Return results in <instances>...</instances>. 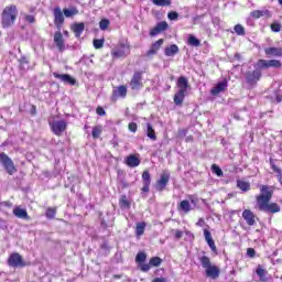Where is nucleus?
I'll use <instances>...</instances> for the list:
<instances>
[{
	"label": "nucleus",
	"mask_w": 282,
	"mask_h": 282,
	"mask_svg": "<svg viewBox=\"0 0 282 282\" xmlns=\"http://www.w3.org/2000/svg\"><path fill=\"white\" fill-rule=\"evenodd\" d=\"M272 195L274 191L269 185L260 186V194L256 196V204L260 213H270L275 215V213H281V206L278 203H271Z\"/></svg>",
	"instance_id": "obj_1"
},
{
	"label": "nucleus",
	"mask_w": 282,
	"mask_h": 282,
	"mask_svg": "<svg viewBox=\"0 0 282 282\" xmlns=\"http://www.w3.org/2000/svg\"><path fill=\"white\" fill-rule=\"evenodd\" d=\"M176 87L178 90L174 94L173 100L176 107H182L184 105V98L188 95V89H191V84H188V78L180 76L176 80Z\"/></svg>",
	"instance_id": "obj_2"
},
{
	"label": "nucleus",
	"mask_w": 282,
	"mask_h": 282,
	"mask_svg": "<svg viewBox=\"0 0 282 282\" xmlns=\"http://www.w3.org/2000/svg\"><path fill=\"white\" fill-rule=\"evenodd\" d=\"M19 17V9L17 4L7 6L1 13V25L3 29L12 28L17 23Z\"/></svg>",
	"instance_id": "obj_3"
},
{
	"label": "nucleus",
	"mask_w": 282,
	"mask_h": 282,
	"mask_svg": "<svg viewBox=\"0 0 282 282\" xmlns=\"http://www.w3.org/2000/svg\"><path fill=\"white\" fill-rule=\"evenodd\" d=\"M147 261V252L139 251L135 256V263L139 264L141 272H149L152 268H160L162 265V258L152 257L149 263H144Z\"/></svg>",
	"instance_id": "obj_4"
},
{
	"label": "nucleus",
	"mask_w": 282,
	"mask_h": 282,
	"mask_svg": "<svg viewBox=\"0 0 282 282\" xmlns=\"http://www.w3.org/2000/svg\"><path fill=\"white\" fill-rule=\"evenodd\" d=\"M200 265L205 268L206 276L209 279H219L220 271L217 265L210 264V258L207 256H202L199 258Z\"/></svg>",
	"instance_id": "obj_5"
},
{
	"label": "nucleus",
	"mask_w": 282,
	"mask_h": 282,
	"mask_svg": "<svg viewBox=\"0 0 282 282\" xmlns=\"http://www.w3.org/2000/svg\"><path fill=\"white\" fill-rule=\"evenodd\" d=\"M0 164H2L6 173H8V175H14V173H17V165H14V161H12L7 154L6 152H1L0 153Z\"/></svg>",
	"instance_id": "obj_6"
},
{
	"label": "nucleus",
	"mask_w": 282,
	"mask_h": 282,
	"mask_svg": "<svg viewBox=\"0 0 282 282\" xmlns=\"http://www.w3.org/2000/svg\"><path fill=\"white\" fill-rule=\"evenodd\" d=\"M48 124L51 127L52 133H54V135H57V138H61V135H63V133L67 131L68 123L65 121V119L53 120Z\"/></svg>",
	"instance_id": "obj_7"
},
{
	"label": "nucleus",
	"mask_w": 282,
	"mask_h": 282,
	"mask_svg": "<svg viewBox=\"0 0 282 282\" xmlns=\"http://www.w3.org/2000/svg\"><path fill=\"white\" fill-rule=\"evenodd\" d=\"M7 263L9 268H25V265H28V262L23 260V256L19 252H12L7 260Z\"/></svg>",
	"instance_id": "obj_8"
},
{
	"label": "nucleus",
	"mask_w": 282,
	"mask_h": 282,
	"mask_svg": "<svg viewBox=\"0 0 282 282\" xmlns=\"http://www.w3.org/2000/svg\"><path fill=\"white\" fill-rule=\"evenodd\" d=\"M261 76H263V73H261V69L256 68L253 70H248L245 75V79L247 85H249V87H256L257 83L261 80Z\"/></svg>",
	"instance_id": "obj_9"
},
{
	"label": "nucleus",
	"mask_w": 282,
	"mask_h": 282,
	"mask_svg": "<svg viewBox=\"0 0 282 282\" xmlns=\"http://www.w3.org/2000/svg\"><path fill=\"white\" fill-rule=\"evenodd\" d=\"M142 70H135L130 79V88L132 89V91H140V89H142V87H144V83L142 82Z\"/></svg>",
	"instance_id": "obj_10"
},
{
	"label": "nucleus",
	"mask_w": 282,
	"mask_h": 282,
	"mask_svg": "<svg viewBox=\"0 0 282 282\" xmlns=\"http://www.w3.org/2000/svg\"><path fill=\"white\" fill-rule=\"evenodd\" d=\"M53 17H54V25L57 30H61L65 24V13L61 10V7H55L53 9Z\"/></svg>",
	"instance_id": "obj_11"
},
{
	"label": "nucleus",
	"mask_w": 282,
	"mask_h": 282,
	"mask_svg": "<svg viewBox=\"0 0 282 282\" xmlns=\"http://www.w3.org/2000/svg\"><path fill=\"white\" fill-rule=\"evenodd\" d=\"M164 45V39H159L154 43L151 44L150 50L147 51L145 56L151 57L155 56L160 50H162V46Z\"/></svg>",
	"instance_id": "obj_12"
},
{
	"label": "nucleus",
	"mask_w": 282,
	"mask_h": 282,
	"mask_svg": "<svg viewBox=\"0 0 282 282\" xmlns=\"http://www.w3.org/2000/svg\"><path fill=\"white\" fill-rule=\"evenodd\" d=\"M171 180V174L162 173L160 180L156 181V191L162 193L169 186V182Z\"/></svg>",
	"instance_id": "obj_13"
},
{
	"label": "nucleus",
	"mask_w": 282,
	"mask_h": 282,
	"mask_svg": "<svg viewBox=\"0 0 282 282\" xmlns=\"http://www.w3.org/2000/svg\"><path fill=\"white\" fill-rule=\"evenodd\" d=\"M242 219H245L247 226H254L257 224V215L250 209H245L242 212Z\"/></svg>",
	"instance_id": "obj_14"
},
{
	"label": "nucleus",
	"mask_w": 282,
	"mask_h": 282,
	"mask_svg": "<svg viewBox=\"0 0 282 282\" xmlns=\"http://www.w3.org/2000/svg\"><path fill=\"white\" fill-rule=\"evenodd\" d=\"M141 177L143 182L141 191L142 193H149V191H151V173L149 172V170L143 171Z\"/></svg>",
	"instance_id": "obj_15"
},
{
	"label": "nucleus",
	"mask_w": 282,
	"mask_h": 282,
	"mask_svg": "<svg viewBox=\"0 0 282 282\" xmlns=\"http://www.w3.org/2000/svg\"><path fill=\"white\" fill-rule=\"evenodd\" d=\"M169 30V23L166 21L159 22L153 29L150 30V36H158L162 32Z\"/></svg>",
	"instance_id": "obj_16"
},
{
	"label": "nucleus",
	"mask_w": 282,
	"mask_h": 282,
	"mask_svg": "<svg viewBox=\"0 0 282 282\" xmlns=\"http://www.w3.org/2000/svg\"><path fill=\"white\" fill-rule=\"evenodd\" d=\"M124 50H129V45L124 43L119 44V48L111 51L112 58H124L127 56V51Z\"/></svg>",
	"instance_id": "obj_17"
},
{
	"label": "nucleus",
	"mask_w": 282,
	"mask_h": 282,
	"mask_svg": "<svg viewBox=\"0 0 282 282\" xmlns=\"http://www.w3.org/2000/svg\"><path fill=\"white\" fill-rule=\"evenodd\" d=\"M54 43L58 52H65V39H63V33H61V31L54 33Z\"/></svg>",
	"instance_id": "obj_18"
},
{
	"label": "nucleus",
	"mask_w": 282,
	"mask_h": 282,
	"mask_svg": "<svg viewBox=\"0 0 282 282\" xmlns=\"http://www.w3.org/2000/svg\"><path fill=\"white\" fill-rule=\"evenodd\" d=\"M54 78H58V80H62V83H65L66 85H76V78L72 77L69 74H58L53 73Z\"/></svg>",
	"instance_id": "obj_19"
},
{
	"label": "nucleus",
	"mask_w": 282,
	"mask_h": 282,
	"mask_svg": "<svg viewBox=\"0 0 282 282\" xmlns=\"http://www.w3.org/2000/svg\"><path fill=\"white\" fill-rule=\"evenodd\" d=\"M203 232H204L205 241L209 246L212 252H214V254H217V246L215 245V240L213 239V235L210 234V230L204 229Z\"/></svg>",
	"instance_id": "obj_20"
},
{
	"label": "nucleus",
	"mask_w": 282,
	"mask_h": 282,
	"mask_svg": "<svg viewBox=\"0 0 282 282\" xmlns=\"http://www.w3.org/2000/svg\"><path fill=\"white\" fill-rule=\"evenodd\" d=\"M124 163L127 164V166H129L130 169H135L137 166H140V158L135 154H130L126 158Z\"/></svg>",
	"instance_id": "obj_21"
},
{
	"label": "nucleus",
	"mask_w": 282,
	"mask_h": 282,
	"mask_svg": "<svg viewBox=\"0 0 282 282\" xmlns=\"http://www.w3.org/2000/svg\"><path fill=\"white\" fill-rule=\"evenodd\" d=\"M227 88H228L227 80L219 82L215 87L210 89V94L212 96H219V94H221V91H226Z\"/></svg>",
	"instance_id": "obj_22"
},
{
	"label": "nucleus",
	"mask_w": 282,
	"mask_h": 282,
	"mask_svg": "<svg viewBox=\"0 0 282 282\" xmlns=\"http://www.w3.org/2000/svg\"><path fill=\"white\" fill-rule=\"evenodd\" d=\"M72 32H74L76 39H80L83 35V32H85V23L79 22V23H74L70 26Z\"/></svg>",
	"instance_id": "obj_23"
},
{
	"label": "nucleus",
	"mask_w": 282,
	"mask_h": 282,
	"mask_svg": "<svg viewBox=\"0 0 282 282\" xmlns=\"http://www.w3.org/2000/svg\"><path fill=\"white\" fill-rule=\"evenodd\" d=\"M118 96L120 98H127V86L121 85L117 88V90L112 91V100H118Z\"/></svg>",
	"instance_id": "obj_24"
},
{
	"label": "nucleus",
	"mask_w": 282,
	"mask_h": 282,
	"mask_svg": "<svg viewBox=\"0 0 282 282\" xmlns=\"http://www.w3.org/2000/svg\"><path fill=\"white\" fill-rule=\"evenodd\" d=\"M164 54L167 57H173L176 54H180V46H177V44H172V45L165 46Z\"/></svg>",
	"instance_id": "obj_25"
},
{
	"label": "nucleus",
	"mask_w": 282,
	"mask_h": 282,
	"mask_svg": "<svg viewBox=\"0 0 282 282\" xmlns=\"http://www.w3.org/2000/svg\"><path fill=\"white\" fill-rule=\"evenodd\" d=\"M119 206L122 210H129L131 208V200L127 198V195L120 196Z\"/></svg>",
	"instance_id": "obj_26"
},
{
	"label": "nucleus",
	"mask_w": 282,
	"mask_h": 282,
	"mask_svg": "<svg viewBox=\"0 0 282 282\" xmlns=\"http://www.w3.org/2000/svg\"><path fill=\"white\" fill-rule=\"evenodd\" d=\"M13 215L18 217L19 219H30V216L28 215V210L21 208V207H15L13 209Z\"/></svg>",
	"instance_id": "obj_27"
},
{
	"label": "nucleus",
	"mask_w": 282,
	"mask_h": 282,
	"mask_svg": "<svg viewBox=\"0 0 282 282\" xmlns=\"http://www.w3.org/2000/svg\"><path fill=\"white\" fill-rule=\"evenodd\" d=\"M177 210H182L185 215H188L193 208L191 207V203L187 199H184L177 206Z\"/></svg>",
	"instance_id": "obj_28"
},
{
	"label": "nucleus",
	"mask_w": 282,
	"mask_h": 282,
	"mask_svg": "<svg viewBox=\"0 0 282 282\" xmlns=\"http://www.w3.org/2000/svg\"><path fill=\"white\" fill-rule=\"evenodd\" d=\"M264 54L268 56H282V50L279 47H267Z\"/></svg>",
	"instance_id": "obj_29"
},
{
	"label": "nucleus",
	"mask_w": 282,
	"mask_h": 282,
	"mask_svg": "<svg viewBox=\"0 0 282 282\" xmlns=\"http://www.w3.org/2000/svg\"><path fill=\"white\" fill-rule=\"evenodd\" d=\"M269 163H270V166H271L273 173H276V177L281 182V180H282V170H281V167L276 166L273 159L269 160Z\"/></svg>",
	"instance_id": "obj_30"
},
{
	"label": "nucleus",
	"mask_w": 282,
	"mask_h": 282,
	"mask_svg": "<svg viewBox=\"0 0 282 282\" xmlns=\"http://www.w3.org/2000/svg\"><path fill=\"white\" fill-rule=\"evenodd\" d=\"M104 128L101 124H97L93 127L91 135L94 140H98L100 135H102Z\"/></svg>",
	"instance_id": "obj_31"
},
{
	"label": "nucleus",
	"mask_w": 282,
	"mask_h": 282,
	"mask_svg": "<svg viewBox=\"0 0 282 282\" xmlns=\"http://www.w3.org/2000/svg\"><path fill=\"white\" fill-rule=\"evenodd\" d=\"M63 12H64V17H66V19H72V17H76V14H78V9L76 7H72L69 9L64 8Z\"/></svg>",
	"instance_id": "obj_32"
},
{
	"label": "nucleus",
	"mask_w": 282,
	"mask_h": 282,
	"mask_svg": "<svg viewBox=\"0 0 282 282\" xmlns=\"http://www.w3.org/2000/svg\"><path fill=\"white\" fill-rule=\"evenodd\" d=\"M237 186L240 191H243V193H248V191H250V182L248 181L238 180Z\"/></svg>",
	"instance_id": "obj_33"
},
{
	"label": "nucleus",
	"mask_w": 282,
	"mask_h": 282,
	"mask_svg": "<svg viewBox=\"0 0 282 282\" xmlns=\"http://www.w3.org/2000/svg\"><path fill=\"white\" fill-rule=\"evenodd\" d=\"M147 135L148 138H150V140H152L153 142H155V140H158V135L155 134V130L153 129V126H151V123H147Z\"/></svg>",
	"instance_id": "obj_34"
},
{
	"label": "nucleus",
	"mask_w": 282,
	"mask_h": 282,
	"mask_svg": "<svg viewBox=\"0 0 282 282\" xmlns=\"http://www.w3.org/2000/svg\"><path fill=\"white\" fill-rule=\"evenodd\" d=\"M145 228H147V223H144V221L138 223L137 227H135L137 237H142V235H144Z\"/></svg>",
	"instance_id": "obj_35"
},
{
	"label": "nucleus",
	"mask_w": 282,
	"mask_h": 282,
	"mask_svg": "<svg viewBox=\"0 0 282 282\" xmlns=\"http://www.w3.org/2000/svg\"><path fill=\"white\" fill-rule=\"evenodd\" d=\"M256 66L258 69H270V61L268 59H258Z\"/></svg>",
	"instance_id": "obj_36"
},
{
	"label": "nucleus",
	"mask_w": 282,
	"mask_h": 282,
	"mask_svg": "<svg viewBox=\"0 0 282 282\" xmlns=\"http://www.w3.org/2000/svg\"><path fill=\"white\" fill-rule=\"evenodd\" d=\"M154 6H159L161 8H169L171 7L172 0H152Z\"/></svg>",
	"instance_id": "obj_37"
},
{
	"label": "nucleus",
	"mask_w": 282,
	"mask_h": 282,
	"mask_svg": "<svg viewBox=\"0 0 282 282\" xmlns=\"http://www.w3.org/2000/svg\"><path fill=\"white\" fill-rule=\"evenodd\" d=\"M268 272L265 271V269H263V267L261 264H259L257 267V270H256V274H258L260 281H265V274Z\"/></svg>",
	"instance_id": "obj_38"
},
{
	"label": "nucleus",
	"mask_w": 282,
	"mask_h": 282,
	"mask_svg": "<svg viewBox=\"0 0 282 282\" xmlns=\"http://www.w3.org/2000/svg\"><path fill=\"white\" fill-rule=\"evenodd\" d=\"M187 43L193 47H199V45H202V42L197 37H195V35H189L187 39Z\"/></svg>",
	"instance_id": "obj_39"
},
{
	"label": "nucleus",
	"mask_w": 282,
	"mask_h": 282,
	"mask_svg": "<svg viewBox=\"0 0 282 282\" xmlns=\"http://www.w3.org/2000/svg\"><path fill=\"white\" fill-rule=\"evenodd\" d=\"M57 208L56 207H48L45 213L46 219H54L56 217Z\"/></svg>",
	"instance_id": "obj_40"
},
{
	"label": "nucleus",
	"mask_w": 282,
	"mask_h": 282,
	"mask_svg": "<svg viewBox=\"0 0 282 282\" xmlns=\"http://www.w3.org/2000/svg\"><path fill=\"white\" fill-rule=\"evenodd\" d=\"M234 32L238 35V36H246V28H243V25L241 24H236L234 26Z\"/></svg>",
	"instance_id": "obj_41"
},
{
	"label": "nucleus",
	"mask_w": 282,
	"mask_h": 282,
	"mask_svg": "<svg viewBox=\"0 0 282 282\" xmlns=\"http://www.w3.org/2000/svg\"><path fill=\"white\" fill-rule=\"evenodd\" d=\"M212 172L217 175L218 177H224V171L221 170V167H219V165L217 164H213L212 165Z\"/></svg>",
	"instance_id": "obj_42"
},
{
	"label": "nucleus",
	"mask_w": 282,
	"mask_h": 282,
	"mask_svg": "<svg viewBox=\"0 0 282 282\" xmlns=\"http://www.w3.org/2000/svg\"><path fill=\"white\" fill-rule=\"evenodd\" d=\"M282 63L279 59H270L269 67H273L274 69H281Z\"/></svg>",
	"instance_id": "obj_43"
},
{
	"label": "nucleus",
	"mask_w": 282,
	"mask_h": 282,
	"mask_svg": "<svg viewBox=\"0 0 282 282\" xmlns=\"http://www.w3.org/2000/svg\"><path fill=\"white\" fill-rule=\"evenodd\" d=\"M93 45H94L95 50H102V47L105 45V40L95 39L93 41Z\"/></svg>",
	"instance_id": "obj_44"
},
{
	"label": "nucleus",
	"mask_w": 282,
	"mask_h": 282,
	"mask_svg": "<svg viewBox=\"0 0 282 282\" xmlns=\"http://www.w3.org/2000/svg\"><path fill=\"white\" fill-rule=\"evenodd\" d=\"M265 14V12L261 11V10H254L250 12V17L251 19H261V17H263Z\"/></svg>",
	"instance_id": "obj_45"
},
{
	"label": "nucleus",
	"mask_w": 282,
	"mask_h": 282,
	"mask_svg": "<svg viewBox=\"0 0 282 282\" xmlns=\"http://www.w3.org/2000/svg\"><path fill=\"white\" fill-rule=\"evenodd\" d=\"M110 23H111V22L109 21V19H102V20L99 22V28H100V30H102V31L108 30Z\"/></svg>",
	"instance_id": "obj_46"
},
{
	"label": "nucleus",
	"mask_w": 282,
	"mask_h": 282,
	"mask_svg": "<svg viewBox=\"0 0 282 282\" xmlns=\"http://www.w3.org/2000/svg\"><path fill=\"white\" fill-rule=\"evenodd\" d=\"M167 19L170 21H177L180 19V13H177L176 11H170L167 13Z\"/></svg>",
	"instance_id": "obj_47"
},
{
	"label": "nucleus",
	"mask_w": 282,
	"mask_h": 282,
	"mask_svg": "<svg viewBox=\"0 0 282 282\" xmlns=\"http://www.w3.org/2000/svg\"><path fill=\"white\" fill-rule=\"evenodd\" d=\"M24 21H26V23H36V18L34 15L26 14L24 15Z\"/></svg>",
	"instance_id": "obj_48"
},
{
	"label": "nucleus",
	"mask_w": 282,
	"mask_h": 282,
	"mask_svg": "<svg viewBox=\"0 0 282 282\" xmlns=\"http://www.w3.org/2000/svg\"><path fill=\"white\" fill-rule=\"evenodd\" d=\"M272 32H281V23L274 22L271 24Z\"/></svg>",
	"instance_id": "obj_49"
},
{
	"label": "nucleus",
	"mask_w": 282,
	"mask_h": 282,
	"mask_svg": "<svg viewBox=\"0 0 282 282\" xmlns=\"http://www.w3.org/2000/svg\"><path fill=\"white\" fill-rule=\"evenodd\" d=\"M128 129H129V131H131V133H135V131H138V123H135V122H130V123L128 124Z\"/></svg>",
	"instance_id": "obj_50"
},
{
	"label": "nucleus",
	"mask_w": 282,
	"mask_h": 282,
	"mask_svg": "<svg viewBox=\"0 0 282 282\" xmlns=\"http://www.w3.org/2000/svg\"><path fill=\"white\" fill-rule=\"evenodd\" d=\"M96 113H97V116H107V111H105V108H102L101 106H98L97 108H96Z\"/></svg>",
	"instance_id": "obj_51"
},
{
	"label": "nucleus",
	"mask_w": 282,
	"mask_h": 282,
	"mask_svg": "<svg viewBox=\"0 0 282 282\" xmlns=\"http://www.w3.org/2000/svg\"><path fill=\"white\" fill-rule=\"evenodd\" d=\"M247 254L250 257V259H254V257H257V251L253 248H248Z\"/></svg>",
	"instance_id": "obj_52"
},
{
	"label": "nucleus",
	"mask_w": 282,
	"mask_h": 282,
	"mask_svg": "<svg viewBox=\"0 0 282 282\" xmlns=\"http://www.w3.org/2000/svg\"><path fill=\"white\" fill-rule=\"evenodd\" d=\"M186 133H188V129L183 128L178 130V138H186Z\"/></svg>",
	"instance_id": "obj_53"
},
{
	"label": "nucleus",
	"mask_w": 282,
	"mask_h": 282,
	"mask_svg": "<svg viewBox=\"0 0 282 282\" xmlns=\"http://www.w3.org/2000/svg\"><path fill=\"white\" fill-rule=\"evenodd\" d=\"M183 236H184V232H182V230H176L174 234L175 239H182Z\"/></svg>",
	"instance_id": "obj_54"
},
{
	"label": "nucleus",
	"mask_w": 282,
	"mask_h": 282,
	"mask_svg": "<svg viewBox=\"0 0 282 282\" xmlns=\"http://www.w3.org/2000/svg\"><path fill=\"white\" fill-rule=\"evenodd\" d=\"M152 282H169L166 278H154Z\"/></svg>",
	"instance_id": "obj_55"
},
{
	"label": "nucleus",
	"mask_w": 282,
	"mask_h": 282,
	"mask_svg": "<svg viewBox=\"0 0 282 282\" xmlns=\"http://www.w3.org/2000/svg\"><path fill=\"white\" fill-rule=\"evenodd\" d=\"M204 224H206V221L204 220V218H199L196 223V226H198L199 228H202V226H204Z\"/></svg>",
	"instance_id": "obj_56"
},
{
	"label": "nucleus",
	"mask_w": 282,
	"mask_h": 282,
	"mask_svg": "<svg viewBox=\"0 0 282 282\" xmlns=\"http://www.w3.org/2000/svg\"><path fill=\"white\" fill-rule=\"evenodd\" d=\"M31 116H36V106L32 105L30 110Z\"/></svg>",
	"instance_id": "obj_57"
},
{
	"label": "nucleus",
	"mask_w": 282,
	"mask_h": 282,
	"mask_svg": "<svg viewBox=\"0 0 282 282\" xmlns=\"http://www.w3.org/2000/svg\"><path fill=\"white\" fill-rule=\"evenodd\" d=\"M188 199H189L191 204H197V199L195 198V196L189 195Z\"/></svg>",
	"instance_id": "obj_58"
},
{
	"label": "nucleus",
	"mask_w": 282,
	"mask_h": 282,
	"mask_svg": "<svg viewBox=\"0 0 282 282\" xmlns=\"http://www.w3.org/2000/svg\"><path fill=\"white\" fill-rule=\"evenodd\" d=\"M107 248H109V245H107V242H104V243L101 245V249H102V250H107Z\"/></svg>",
	"instance_id": "obj_59"
},
{
	"label": "nucleus",
	"mask_w": 282,
	"mask_h": 282,
	"mask_svg": "<svg viewBox=\"0 0 282 282\" xmlns=\"http://www.w3.org/2000/svg\"><path fill=\"white\" fill-rule=\"evenodd\" d=\"M235 58H236L237 61H241V54L236 53V54H235Z\"/></svg>",
	"instance_id": "obj_60"
},
{
	"label": "nucleus",
	"mask_w": 282,
	"mask_h": 282,
	"mask_svg": "<svg viewBox=\"0 0 282 282\" xmlns=\"http://www.w3.org/2000/svg\"><path fill=\"white\" fill-rule=\"evenodd\" d=\"M112 279H122V275L121 274H115V275H112Z\"/></svg>",
	"instance_id": "obj_61"
},
{
	"label": "nucleus",
	"mask_w": 282,
	"mask_h": 282,
	"mask_svg": "<svg viewBox=\"0 0 282 282\" xmlns=\"http://www.w3.org/2000/svg\"><path fill=\"white\" fill-rule=\"evenodd\" d=\"M65 36H68L69 32L68 31H64Z\"/></svg>",
	"instance_id": "obj_62"
},
{
	"label": "nucleus",
	"mask_w": 282,
	"mask_h": 282,
	"mask_svg": "<svg viewBox=\"0 0 282 282\" xmlns=\"http://www.w3.org/2000/svg\"><path fill=\"white\" fill-rule=\"evenodd\" d=\"M84 129H85V130L89 129V126L85 124V126H84Z\"/></svg>",
	"instance_id": "obj_63"
},
{
	"label": "nucleus",
	"mask_w": 282,
	"mask_h": 282,
	"mask_svg": "<svg viewBox=\"0 0 282 282\" xmlns=\"http://www.w3.org/2000/svg\"><path fill=\"white\" fill-rule=\"evenodd\" d=\"M278 1H279L280 6H282V0H278Z\"/></svg>",
	"instance_id": "obj_64"
}]
</instances>
